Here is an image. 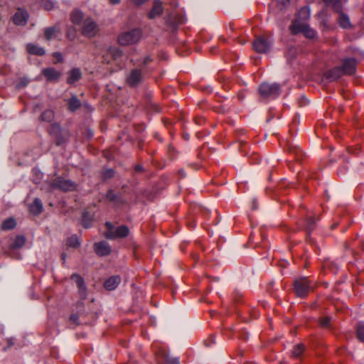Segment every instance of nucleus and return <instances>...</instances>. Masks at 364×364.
Instances as JSON below:
<instances>
[{
    "instance_id": "f257e3e1",
    "label": "nucleus",
    "mask_w": 364,
    "mask_h": 364,
    "mask_svg": "<svg viewBox=\"0 0 364 364\" xmlns=\"http://www.w3.org/2000/svg\"><path fill=\"white\" fill-rule=\"evenodd\" d=\"M141 36V32L139 29H133L122 33L118 37V41L122 46H128L137 43Z\"/></svg>"
},
{
    "instance_id": "f03ea898",
    "label": "nucleus",
    "mask_w": 364,
    "mask_h": 364,
    "mask_svg": "<svg viewBox=\"0 0 364 364\" xmlns=\"http://www.w3.org/2000/svg\"><path fill=\"white\" fill-rule=\"evenodd\" d=\"M290 29L292 33L297 34L301 33L308 38H313L315 36V31L310 28L305 22L299 20L294 21Z\"/></svg>"
},
{
    "instance_id": "7ed1b4c3",
    "label": "nucleus",
    "mask_w": 364,
    "mask_h": 364,
    "mask_svg": "<svg viewBox=\"0 0 364 364\" xmlns=\"http://www.w3.org/2000/svg\"><path fill=\"white\" fill-rule=\"evenodd\" d=\"M107 231L105 235L109 239L124 237L129 234V229L125 225L114 228L110 223H106Z\"/></svg>"
},
{
    "instance_id": "20e7f679",
    "label": "nucleus",
    "mask_w": 364,
    "mask_h": 364,
    "mask_svg": "<svg viewBox=\"0 0 364 364\" xmlns=\"http://www.w3.org/2000/svg\"><path fill=\"white\" fill-rule=\"evenodd\" d=\"M280 87L278 84L262 83L259 92L263 97H276L279 95Z\"/></svg>"
},
{
    "instance_id": "39448f33",
    "label": "nucleus",
    "mask_w": 364,
    "mask_h": 364,
    "mask_svg": "<svg viewBox=\"0 0 364 364\" xmlns=\"http://www.w3.org/2000/svg\"><path fill=\"white\" fill-rule=\"evenodd\" d=\"M98 31L97 26L93 20L90 18H85L82 21V33L87 37H92Z\"/></svg>"
},
{
    "instance_id": "423d86ee",
    "label": "nucleus",
    "mask_w": 364,
    "mask_h": 364,
    "mask_svg": "<svg viewBox=\"0 0 364 364\" xmlns=\"http://www.w3.org/2000/svg\"><path fill=\"white\" fill-rule=\"evenodd\" d=\"M271 47V42L263 37H257L253 43V48L257 53H267Z\"/></svg>"
},
{
    "instance_id": "0eeeda50",
    "label": "nucleus",
    "mask_w": 364,
    "mask_h": 364,
    "mask_svg": "<svg viewBox=\"0 0 364 364\" xmlns=\"http://www.w3.org/2000/svg\"><path fill=\"white\" fill-rule=\"evenodd\" d=\"M54 186L64 191H70L75 189V184L69 180L58 178L54 181Z\"/></svg>"
},
{
    "instance_id": "6e6552de",
    "label": "nucleus",
    "mask_w": 364,
    "mask_h": 364,
    "mask_svg": "<svg viewBox=\"0 0 364 364\" xmlns=\"http://www.w3.org/2000/svg\"><path fill=\"white\" fill-rule=\"evenodd\" d=\"M294 288L297 296H304L308 291L309 286L306 279H301L295 282Z\"/></svg>"
},
{
    "instance_id": "1a4fd4ad",
    "label": "nucleus",
    "mask_w": 364,
    "mask_h": 364,
    "mask_svg": "<svg viewBox=\"0 0 364 364\" xmlns=\"http://www.w3.org/2000/svg\"><path fill=\"white\" fill-rule=\"evenodd\" d=\"M28 18L26 11L19 9L13 17V21L16 25L23 26L25 25Z\"/></svg>"
},
{
    "instance_id": "9d476101",
    "label": "nucleus",
    "mask_w": 364,
    "mask_h": 364,
    "mask_svg": "<svg viewBox=\"0 0 364 364\" xmlns=\"http://www.w3.org/2000/svg\"><path fill=\"white\" fill-rule=\"evenodd\" d=\"M96 253L100 256L107 255L111 252V248L107 242L102 241L95 245Z\"/></svg>"
},
{
    "instance_id": "9b49d317",
    "label": "nucleus",
    "mask_w": 364,
    "mask_h": 364,
    "mask_svg": "<svg viewBox=\"0 0 364 364\" xmlns=\"http://www.w3.org/2000/svg\"><path fill=\"white\" fill-rule=\"evenodd\" d=\"M343 72L345 74H352L355 70V61L353 58H348L343 60Z\"/></svg>"
},
{
    "instance_id": "f8f14e48",
    "label": "nucleus",
    "mask_w": 364,
    "mask_h": 364,
    "mask_svg": "<svg viewBox=\"0 0 364 364\" xmlns=\"http://www.w3.org/2000/svg\"><path fill=\"white\" fill-rule=\"evenodd\" d=\"M121 279L118 276H113L108 278L104 283V287L107 290L114 289L120 283Z\"/></svg>"
},
{
    "instance_id": "ddd939ff",
    "label": "nucleus",
    "mask_w": 364,
    "mask_h": 364,
    "mask_svg": "<svg viewBox=\"0 0 364 364\" xmlns=\"http://www.w3.org/2000/svg\"><path fill=\"white\" fill-rule=\"evenodd\" d=\"M141 80V75L139 70H134L127 77V82L131 86L137 85Z\"/></svg>"
},
{
    "instance_id": "4468645a",
    "label": "nucleus",
    "mask_w": 364,
    "mask_h": 364,
    "mask_svg": "<svg viewBox=\"0 0 364 364\" xmlns=\"http://www.w3.org/2000/svg\"><path fill=\"white\" fill-rule=\"evenodd\" d=\"M43 75L48 80H56L60 75V72L57 71L54 68H46L43 70Z\"/></svg>"
},
{
    "instance_id": "2eb2a0df",
    "label": "nucleus",
    "mask_w": 364,
    "mask_h": 364,
    "mask_svg": "<svg viewBox=\"0 0 364 364\" xmlns=\"http://www.w3.org/2000/svg\"><path fill=\"white\" fill-rule=\"evenodd\" d=\"M71 279L77 284L78 287L80 292L82 295H85V287L84 285V282L82 278L78 274H73L71 277Z\"/></svg>"
},
{
    "instance_id": "dca6fc26",
    "label": "nucleus",
    "mask_w": 364,
    "mask_h": 364,
    "mask_svg": "<svg viewBox=\"0 0 364 364\" xmlns=\"http://www.w3.org/2000/svg\"><path fill=\"white\" fill-rule=\"evenodd\" d=\"M27 50L32 55H43L45 53V50L43 48L34 44H28Z\"/></svg>"
},
{
    "instance_id": "f3484780",
    "label": "nucleus",
    "mask_w": 364,
    "mask_h": 364,
    "mask_svg": "<svg viewBox=\"0 0 364 364\" xmlns=\"http://www.w3.org/2000/svg\"><path fill=\"white\" fill-rule=\"evenodd\" d=\"M43 209V205L41 201L36 198L33 203L30 205V211L35 215L39 214Z\"/></svg>"
},
{
    "instance_id": "a211bd4d",
    "label": "nucleus",
    "mask_w": 364,
    "mask_h": 364,
    "mask_svg": "<svg viewBox=\"0 0 364 364\" xmlns=\"http://www.w3.org/2000/svg\"><path fill=\"white\" fill-rule=\"evenodd\" d=\"M81 77V72L79 69H73L70 72L69 77L68 78V82L69 84H73Z\"/></svg>"
},
{
    "instance_id": "6ab92c4d",
    "label": "nucleus",
    "mask_w": 364,
    "mask_h": 364,
    "mask_svg": "<svg viewBox=\"0 0 364 364\" xmlns=\"http://www.w3.org/2000/svg\"><path fill=\"white\" fill-rule=\"evenodd\" d=\"M59 32V30L55 27L47 28L44 32L45 38L48 41L53 39L58 36Z\"/></svg>"
},
{
    "instance_id": "aec40b11",
    "label": "nucleus",
    "mask_w": 364,
    "mask_h": 364,
    "mask_svg": "<svg viewBox=\"0 0 364 364\" xmlns=\"http://www.w3.org/2000/svg\"><path fill=\"white\" fill-rule=\"evenodd\" d=\"M162 11L163 9L161 2L159 1H155L152 10L149 14L150 18H154L156 16L159 15L161 14Z\"/></svg>"
},
{
    "instance_id": "412c9836",
    "label": "nucleus",
    "mask_w": 364,
    "mask_h": 364,
    "mask_svg": "<svg viewBox=\"0 0 364 364\" xmlns=\"http://www.w3.org/2000/svg\"><path fill=\"white\" fill-rule=\"evenodd\" d=\"M338 22L341 27L343 28H348L350 27V22L349 18L346 14L341 13L338 18Z\"/></svg>"
},
{
    "instance_id": "4be33fe9",
    "label": "nucleus",
    "mask_w": 364,
    "mask_h": 364,
    "mask_svg": "<svg viewBox=\"0 0 364 364\" xmlns=\"http://www.w3.org/2000/svg\"><path fill=\"white\" fill-rule=\"evenodd\" d=\"M26 242V239L23 236L19 235L15 237L11 247L14 249L22 247Z\"/></svg>"
},
{
    "instance_id": "5701e85b",
    "label": "nucleus",
    "mask_w": 364,
    "mask_h": 364,
    "mask_svg": "<svg viewBox=\"0 0 364 364\" xmlns=\"http://www.w3.org/2000/svg\"><path fill=\"white\" fill-rule=\"evenodd\" d=\"M16 225V220L13 218H9L4 221L1 225V228L5 230H11L15 228Z\"/></svg>"
},
{
    "instance_id": "b1692460",
    "label": "nucleus",
    "mask_w": 364,
    "mask_h": 364,
    "mask_svg": "<svg viewBox=\"0 0 364 364\" xmlns=\"http://www.w3.org/2000/svg\"><path fill=\"white\" fill-rule=\"evenodd\" d=\"M83 18V15L80 11H75L71 14V21L75 24L80 23Z\"/></svg>"
},
{
    "instance_id": "393cba45",
    "label": "nucleus",
    "mask_w": 364,
    "mask_h": 364,
    "mask_svg": "<svg viewBox=\"0 0 364 364\" xmlns=\"http://www.w3.org/2000/svg\"><path fill=\"white\" fill-rule=\"evenodd\" d=\"M69 109L71 111H75L80 106V102L76 97H73L69 100Z\"/></svg>"
},
{
    "instance_id": "a878e982",
    "label": "nucleus",
    "mask_w": 364,
    "mask_h": 364,
    "mask_svg": "<svg viewBox=\"0 0 364 364\" xmlns=\"http://www.w3.org/2000/svg\"><path fill=\"white\" fill-rule=\"evenodd\" d=\"M54 117V113L52 110H46L41 115V119L46 122H50Z\"/></svg>"
},
{
    "instance_id": "bb28decb",
    "label": "nucleus",
    "mask_w": 364,
    "mask_h": 364,
    "mask_svg": "<svg viewBox=\"0 0 364 364\" xmlns=\"http://www.w3.org/2000/svg\"><path fill=\"white\" fill-rule=\"evenodd\" d=\"M303 351H304V346H303V345L302 344H298V345H296L294 347V350L292 351V355H293L294 357L298 358V357H299L301 355Z\"/></svg>"
},
{
    "instance_id": "cd10ccee",
    "label": "nucleus",
    "mask_w": 364,
    "mask_h": 364,
    "mask_svg": "<svg viewBox=\"0 0 364 364\" xmlns=\"http://www.w3.org/2000/svg\"><path fill=\"white\" fill-rule=\"evenodd\" d=\"M68 245L70 247H77L80 245L79 240L77 236L74 235L68 240Z\"/></svg>"
},
{
    "instance_id": "c85d7f7f",
    "label": "nucleus",
    "mask_w": 364,
    "mask_h": 364,
    "mask_svg": "<svg viewBox=\"0 0 364 364\" xmlns=\"http://www.w3.org/2000/svg\"><path fill=\"white\" fill-rule=\"evenodd\" d=\"M357 336L360 341L364 342V326L363 325L358 326V329H357Z\"/></svg>"
},
{
    "instance_id": "c756f323",
    "label": "nucleus",
    "mask_w": 364,
    "mask_h": 364,
    "mask_svg": "<svg viewBox=\"0 0 364 364\" xmlns=\"http://www.w3.org/2000/svg\"><path fill=\"white\" fill-rule=\"evenodd\" d=\"M299 16H301L304 19L308 18L310 16L309 9L307 7H304L299 11Z\"/></svg>"
},
{
    "instance_id": "7c9ffc66",
    "label": "nucleus",
    "mask_w": 364,
    "mask_h": 364,
    "mask_svg": "<svg viewBox=\"0 0 364 364\" xmlns=\"http://www.w3.org/2000/svg\"><path fill=\"white\" fill-rule=\"evenodd\" d=\"M276 3L280 9H283L289 5V0H276Z\"/></svg>"
},
{
    "instance_id": "2f4dec72",
    "label": "nucleus",
    "mask_w": 364,
    "mask_h": 364,
    "mask_svg": "<svg viewBox=\"0 0 364 364\" xmlns=\"http://www.w3.org/2000/svg\"><path fill=\"white\" fill-rule=\"evenodd\" d=\"M109 53L114 58H117L118 57L120 56L121 55V51L118 49V48H111L109 49Z\"/></svg>"
},
{
    "instance_id": "473e14b6",
    "label": "nucleus",
    "mask_w": 364,
    "mask_h": 364,
    "mask_svg": "<svg viewBox=\"0 0 364 364\" xmlns=\"http://www.w3.org/2000/svg\"><path fill=\"white\" fill-rule=\"evenodd\" d=\"M331 321V318L329 317H324L320 320V324L323 327H327L329 326Z\"/></svg>"
},
{
    "instance_id": "72a5a7b5",
    "label": "nucleus",
    "mask_w": 364,
    "mask_h": 364,
    "mask_svg": "<svg viewBox=\"0 0 364 364\" xmlns=\"http://www.w3.org/2000/svg\"><path fill=\"white\" fill-rule=\"evenodd\" d=\"M42 6L48 11L51 10L53 8V4L49 1H43Z\"/></svg>"
},
{
    "instance_id": "f704fd0d",
    "label": "nucleus",
    "mask_w": 364,
    "mask_h": 364,
    "mask_svg": "<svg viewBox=\"0 0 364 364\" xmlns=\"http://www.w3.org/2000/svg\"><path fill=\"white\" fill-rule=\"evenodd\" d=\"M166 362L168 364H179L178 360L177 359H171L168 358H166Z\"/></svg>"
},
{
    "instance_id": "c9c22d12",
    "label": "nucleus",
    "mask_w": 364,
    "mask_h": 364,
    "mask_svg": "<svg viewBox=\"0 0 364 364\" xmlns=\"http://www.w3.org/2000/svg\"><path fill=\"white\" fill-rule=\"evenodd\" d=\"M54 58H56V62H60L62 60V55L60 53H55L53 55Z\"/></svg>"
},
{
    "instance_id": "e433bc0d",
    "label": "nucleus",
    "mask_w": 364,
    "mask_h": 364,
    "mask_svg": "<svg viewBox=\"0 0 364 364\" xmlns=\"http://www.w3.org/2000/svg\"><path fill=\"white\" fill-rule=\"evenodd\" d=\"M314 225V220L313 218L309 219L308 222V228L313 229Z\"/></svg>"
},
{
    "instance_id": "4c0bfd02",
    "label": "nucleus",
    "mask_w": 364,
    "mask_h": 364,
    "mask_svg": "<svg viewBox=\"0 0 364 364\" xmlns=\"http://www.w3.org/2000/svg\"><path fill=\"white\" fill-rule=\"evenodd\" d=\"M113 175L114 172L112 169L107 170L105 173V176L108 178L112 177Z\"/></svg>"
},
{
    "instance_id": "58836bf2",
    "label": "nucleus",
    "mask_w": 364,
    "mask_h": 364,
    "mask_svg": "<svg viewBox=\"0 0 364 364\" xmlns=\"http://www.w3.org/2000/svg\"><path fill=\"white\" fill-rule=\"evenodd\" d=\"M146 0H133L134 3L137 4V5H140L143 3H144Z\"/></svg>"
},
{
    "instance_id": "ea45409f",
    "label": "nucleus",
    "mask_w": 364,
    "mask_h": 364,
    "mask_svg": "<svg viewBox=\"0 0 364 364\" xmlns=\"http://www.w3.org/2000/svg\"><path fill=\"white\" fill-rule=\"evenodd\" d=\"M150 60H150V58H149V57H146V58H144V62H143V63H144V65H146V64H147Z\"/></svg>"
},
{
    "instance_id": "a19ab883",
    "label": "nucleus",
    "mask_w": 364,
    "mask_h": 364,
    "mask_svg": "<svg viewBox=\"0 0 364 364\" xmlns=\"http://www.w3.org/2000/svg\"><path fill=\"white\" fill-rule=\"evenodd\" d=\"M112 4H117L119 3L120 0H109Z\"/></svg>"
}]
</instances>
